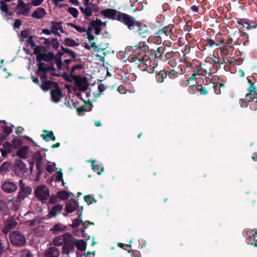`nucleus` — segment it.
Listing matches in <instances>:
<instances>
[{
	"mask_svg": "<svg viewBox=\"0 0 257 257\" xmlns=\"http://www.w3.org/2000/svg\"><path fill=\"white\" fill-rule=\"evenodd\" d=\"M87 34V38L89 42V44L85 43L84 44V47L89 50L91 49H93L94 51L97 53L100 52L101 50L98 46L96 45V43L94 42V37L93 35V28L92 26H89L86 29Z\"/></svg>",
	"mask_w": 257,
	"mask_h": 257,
	"instance_id": "f257e3e1",
	"label": "nucleus"
},
{
	"mask_svg": "<svg viewBox=\"0 0 257 257\" xmlns=\"http://www.w3.org/2000/svg\"><path fill=\"white\" fill-rule=\"evenodd\" d=\"M34 53L36 55L38 61H48L53 59L54 57L52 53H49L48 54L44 53L43 52V47L41 46H37L34 48Z\"/></svg>",
	"mask_w": 257,
	"mask_h": 257,
	"instance_id": "f03ea898",
	"label": "nucleus"
},
{
	"mask_svg": "<svg viewBox=\"0 0 257 257\" xmlns=\"http://www.w3.org/2000/svg\"><path fill=\"white\" fill-rule=\"evenodd\" d=\"M84 6L80 7V10L84 16L86 17H89L92 15L93 13H97L99 11V7L93 3H89L86 4L83 3Z\"/></svg>",
	"mask_w": 257,
	"mask_h": 257,
	"instance_id": "7ed1b4c3",
	"label": "nucleus"
},
{
	"mask_svg": "<svg viewBox=\"0 0 257 257\" xmlns=\"http://www.w3.org/2000/svg\"><path fill=\"white\" fill-rule=\"evenodd\" d=\"M31 193L32 189L31 187L20 188V190L16 200V204L14 205V208L15 210L18 209L19 206L20 205V202L24 200L26 198L28 197Z\"/></svg>",
	"mask_w": 257,
	"mask_h": 257,
	"instance_id": "20e7f679",
	"label": "nucleus"
},
{
	"mask_svg": "<svg viewBox=\"0 0 257 257\" xmlns=\"http://www.w3.org/2000/svg\"><path fill=\"white\" fill-rule=\"evenodd\" d=\"M36 197L40 201L44 202L49 197V191L45 185L38 186L34 192Z\"/></svg>",
	"mask_w": 257,
	"mask_h": 257,
	"instance_id": "39448f33",
	"label": "nucleus"
},
{
	"mask_svg": "<svg viewBox=\"0 0 257 257\" xmlns=\"http://www.w3.org/2000/svg\"><path fill=\"white\" fill-rule=\"evenodd\" d=\"M10 240L14 245L22 246L26 243L24 236L18 231H14L10 234Z\"/></svg>",
	"mask_w": 257,
	"mask_h": 257,
	"instance_id": "423d86ee",
	"label": "nucleus"
},
{
	"mask_svg": "<svg viewBox=\"0 0 257 257\" xmlns=\"http://www.w3.org/2000/svg\"><path fill=\"white\" fill-rule=\"evenodd\" d=\"M116 19L127 25L130 29H131L132 27L135 25V24L137 22L135 21L133 18L125 14L119 12L116 16Z\"/></svg>",
	"mask_w": 257,
	"mask_h": 257,
	"instance_id": "0eeeda50",
	"label": "nucleus"
},
{
	"mask_svg": "<svg viewBox=\"0 0 257 257\" xmlns=\"http://www.w3.org/2000/svg\"><path fill=\"white\" fill-rule=\"evenodd\" d=\"M75 83L76 89L79 91L86 90L88 86L87 78L79 76L72 77Z\"/></svg>",
	"mask_w": 257,
	"mask_h": 257,
	"instance_id": "6e6552de",
	"label": "nucleus"
},
{
	"mask_svg": "<svg viewBox=\"0 0 257 257\" xmlns=\"http://www.w3.org/2000/svg\"><path fill=\"white\" fill-rule=\"evenodd\" d=\"M72 236L68 233H65L62 235H59L55 237L53 240V243L57 246H60L71 239Z\"/></svg>",
	"mask_w": 257,
	"mask_h": 257,
	"instance_id": "1a4fd4ad",
	"label": "nucleus"
},
{
	"mask_svg": "<svg viewBox=\"0 0 257 257\" xmlns=\"http://www.w3.org/2000/svg\"><path fill=\"white\" fill-rule=\"evenodd\" d=\"M135 26L138 28L137 31L140 36L147 39L148 41L150 35L148 27L145 25H142L139 22H137Z\"/></svg>",
	"mask_w": 257,
	"mask_h": 257,
	"instance_id": "9d476101",
	"label": "nucleus"
},
{
	"mask_svg": "<svg viewBox=\"0 0 257 257\" xmlns=\"http://www.w3.org/2000/svg\"><path fill=\"white\" fill-rule=\"evenodd\" d=\"M74 241L73 237H71V239L69 241L66 242L65 244L63 245L62 247L63 253L69 256V253L74 251Z\"/></svg>",
	"mask_w": 257,
	"mask_h": 257,
	"instance_id": "9b49d317",
	"label": "nucleus"
},
{
	"mask_svg": "<svg viewBox=\"0 0 257 257\" xmlns=\"http://www.w3.org/2000/svg\"><path fill=\"white\" fill-rule=\"evenodd\" d=\"M2 188L4 191L7 193H12L17 190V187L13 182L7 181L3 184Z\"/></svg>",
	"mask_w": 257,
	"mask_h": 257,
	"instance_id": "f8f14e48",
	"label": "nucleus"
},
{
	"mask_svg": "<svg viewBox=\"0 0 257 257\" xmlns=\"http://www.w3.org/2000/svg\"><path fill=\"white\" fill-rule=\"evenodd\" d=\"M60 254L59 249L55 246H51L46 249L44 252L45 257H58Z\"/></svg>",
	"mask_w": 257,
	"mask_h": 257,
	"instance_id": "ddd939ff",
	"label": "nucleus"
},
{
	"mask_svg": "<svg viewBox=\"0 0 257 257\" xmlns=\"http://www.w3.org/2000/svg\"><path fill=\"white\" fill-rule=\"evenodd\" d=\"M58 87L55 88V89L51 90V99L54 102H58L62 97V91Z\"/></svg>",
	"mask_w": 257,
	"mask_h": 257,
	"instance_id": "4468645a",
	"label": "nucleus"
},
{
	"mask_svg": "<svg viewBox=\"0 0 257 257\" xmlns=\"http://www.w3.org/2000/svg\"><path fill=\"white\" fill-rule=\"evenodd\" d=\"M46 14V12L44 8L39 7L33 12L32 14V17L35 19H41L45 17Z\"/></svg>",
	"mask_w": 257,
	"mask_h": 257,
	"instance_id": "2eb2a0df",
	"label": "nucleus"
},
{
	"mask_svg": "<svg viewBox=\"0 0 257 257\" xmlns=\"http://www.w3.org/2000/svg\"><path fill=\"white\" fill-rule=\"evenodd\" d=\"M17 224V223L14 218H10L7 220L5 224L4 232L7 233L10 230L13 229Z\"/></svg>",
	"mask_w": 257,
	"mask_h": 257,
	"instance_id": "dca6fc26",
	"label": "nucleus"
},
{
	"mask_svg": "<svg viewBox=\"0 0 257 257\" xmlns=\"http://www.w3.org/2000/svg\"><path fill=\"white\" fill-rule=\"evenodd\" d=\"M26 169V165L22 161L18 160L16 162L15 171L17 174H20L24 173Z\"/></svg>",
	"mask_w": 257,
	"mask_h": 257,
	"instance_id": "f3484780",
	"label": "nucleus"
},
{
	"mask_svg": "<svg viewBox=\"0 0 257 257\" xmlns=\"http://www.w3.org/2000/svg\"><path fill=\"white\" fill-rule=\"evenodd\" d=\"M41 88L44 91H47L52 88H56L58 87V84L50 81H45L40 85Z\"/></svg>",
	"mask_w": 257,
	"mask_h": 257,
	"instance_id": "a211bd4d",
	"label": "nucleus"
},
{
	"mask_svg": "<svg viewBox=\"0 0 257 257\" xmlns=\"http://www.w3.org/2000/svg\"><path fill=\"white\" fill-rule=\"evenodd\" d=\"M62 24L60 22H52L51 30L52 33L56 35H59V31L62 32Z\"/></svg>",
	"mask_w": 257,
	"mask_h": 257,
	"instance_id": "6ab92c4d",
	"label": "nucleus"
},
{
	"mask_svg": "<svg viewBox=\"0 0 257 257\" xmlns=\"http://www.w3.org/2000/svg\"><path fill=\"white\" fill-rule=\"evenodd\" d=\"M62 205L59 204L55 205L49 212V217H52L55 216L62 211Z\"/></svg>",
	"mask_w": 257,
	"mask_h": 257,
	"instance_id": "aec40b11",
	"label": "nucleus"
},
{
	"mask_svg": "<svg viewBox=\"0 0 257 257\" xmlns=\"http://www.w3.org/2000/svg\"><path fill=\"white\" fill-rule=\"evenodd\" d=\"M102 14L105 17L110 18V19H115V17L117 16V12L116 11L112 9H107L103 11Z\"/></svg>",
	"mask_w": 257,
	"mask_h": 257,
	"instance_id": "412c9836",
	"label": "nucleus"
},
{
	"mask_svg": "<svg viewBox=\"0 0 257 257\" xmlns=\"http://www.w3.org/2000/svg\"><path fill=\"white\" fill-rule=\"evenodd\" d=\"M74 245L79 250L82 251L85 250L87 243L84 240L80 239L74 241Z\"/></svg>",
	"mask_w": 257,
	"mask_h": 257,
	"instance_id": "4be33fe9",
	"label": "nucleus"
},
{
	"mask_svg": "<svg viewBox=\"0 0 257 257\" xmlns=\"http://www.w3.org/2000/svg\"><path fill=\"white\" fill-rule=\"evenodd\" d=\"M28 147L24 146L17 151V155L21 158H26L28 155Z\"/></svg>",
	"mask_w": 257,
	"mask_h": 257,
	"instance_id": "5701e85b",
	"label": "nucleus"
},
{
	"mask_svg": "<svg viewBox=\"0 0 257 257\" xmlns=\"http://www.w3.org/2000/svg\"><path fill=\"white\" fill-rule=\"evenodd\" d=\"M77 205L78 203L76 201H72L68 203L65 206L66 211L68 213L73 212L75 210Z\"/></svg>",
	"mask_w": 257,
	"mask_h": 257,
	"instance_id": "b1692460",
	"label": "nucleus"
},
{
	"mask_svg": "<svg viewBox=\"0 0 257 257\" xmlns=\"http://www.w3.org/2000/svg\"><path fill=\"white\" fill-rule=\"evenodd\" d=\"M44 132L45 134L41 135L44 140L46 141H50L51 140L54 141L55 140V137L52 131H45Z\"/></svg>",
	"mask_w": 257,
	"mask_h": 257,
	"instance_id": "393cba45",
	"label": "nucleus"
},
{
	"mask_svg": "<svg viewBox=\"0 0 257 257\" xmlns=\"http://www.w3.org/2000/svg\"><path fill=\"white\" fill-rule=\"evenodd\" d=\"M38 72H47L49 70V68L46 66L43 61H38ZM44 62H45L44 61Z\"/></svg>",
	"mask_w": 257,
	"mask_h": 257,
	"instance_id": "a878e982",
	"label": "nucleus"
},
{
	"mask_svg": "<svg viewBox=\"0 0 257 257\" xmlns=\"http://www.w3.org/2000/svg\"><path fill=\"white\" fill-rule=\"evenodd\" d=\"M254 90H255L254 86H253L252 85L250 86L248 88L249 92L246 94L245 98L243 100L241 101V103H242V102L244 101L250 102L251 100H252L253 98L250 96V94H251V93L252 92L254 91Z\"/></svg>",
	"mask_w": 257,
	"mask_h": 257,
	"instance_id": "bb28decb",
	"label": "nucleus"
},
{
	"mask_svg": "<svg viewBox=\"0 0 257 257\" xmlns=\"http://www.w3.org/2000/svg\"><path fill=\"white\" fill-rule=\"evenodd\" d=\"M83 68V65L78 64L74 66H73L70 70V74L72 77L77 76L76 75L78 74L77 72L75 73V71H79Z\"/></svg>",
	"mask_w": 257,
	"mask_h": 257,
	"instance_id": "cd10ccee",
	"label": "nucleus"
},
{
	"mask_svg": "<svg viewBox=\"0 0 257 257\" xmlns=\"http://www.w3.org/2000/svg\"><path fill=\"white\" fill-rule=\"evenodd\" d=\"M65 43L67 46L70 47L78 46L79 45L78 42L71 38H66Z\"/></svg>",
	"mask_w": 257,
	"mask_h": 257,
	"instance_id": "c85d7f7f",
	"label": "nucleus"
},
{
	"mask_svg": "<svg viewBox=\"0 0 257 257\" xmlns=\"http://www.w3.org/2000/svg\"><path fill=\"white\" fill-rule=\"evenodd\" d=\"M3 150L7 151V153H11L14 149L13 145L10 142H6L3 144Z\"/></svg>",
	"mask_w": 257,
	"mask_h": 257,
	"instance_id": "c756f323",
	"label": "nucleus"
},
{
	"mask_svg": "<svg viewBox=\"0 0 257 257\" xmlns=\"http://www.w3.org/2000/svg\"><path fill=\"white\" fill-rule=\"evenodd\" d=\"M81 93H80L81 98L84 101H90L89 96H90V93L88 92H86L85 90L81 91Z\"/></svg>",
	"mask_w": 257,
	"mask_h": 257,
	"instance_id": "7c9ffc66",
	"label": "nucleus"
},
{
	"mask_svg": "<svg viewBox=\"0 0 257 257\" xmlns=\"http://www.w3.org/2000/svg\"><path fill=\"white\" fill-rule=\"evenodd\" d=\"M91 163H92V169L95 172H96L97 173L98 175L101 174V172H103L104 171L103 168V167L101 168L99 165H98V164H97V165L94 164V161H92Z\"/></svg>",
	"mask_w": 257,
	"mask_h": 257,
	"instance_id": "2f4dec72",
	"label": "nucleus"
},
{
	"mask_svg": "<svg viewBox=\"0 0 257 257\" xmlns=\"http://www.w3.org/2000/svg\"><path fill=\"white\" fill-rule=\"evenodd\" d=\"M78 216L79 218V219H76L74 220L73 221V223H72L71 226L73 228L77 227L80 225V223H83V222H82V220L81 219L82 217L81 212L79 214Z\"/></svg>",
	"mask_w": 257,
	"mask_h": 257,
	"instance_id": "473e14b6",
	"label": "nucleus"
},
{
	"mask_svg": "<svg viewBox=\"0 0 257 257\" xmlns=\"http://www.w3.org/2000/svg\"><path fill=\"white\" fill-rule=\"evenodd\" d=\"M102 25V23L100 20L97 19L95 21H93L90 23V26H92L93 29L96 30V29H99Z\"/></svg>",
	"mask_w": 257,
	"mask_h": 257,
	"instance_id": "72a5a7b5",
	"label": "nucleus"
},
{
	"mask_svg": "<svg viewBox=\"0 0 257 257\" xmlns=\"http://www.w3.org/2000/svg\"><path fill=\"white\" fill-rule=\"evenodd\" d=\"M256 231L254 230H248L246 232V235L248 237V238L247 239L248 240V243H250V242L252 240L253 238L255 235V234L256 233Z\"/></svg>",
	"mask_w": 257,
	"mask_h": 257,
	"instance_id": "f704fd0d",
	"label": "nucleus"
},
{
	"mask_svg": "<svg viewBox=\"0 0 257 257\" xmlns=\"http://www.w3.org/2000/svg\"><path fill=\"white\" fill-rule=\"evenodd\" d=\"M57 195L59 198L63 200L67 199L69 197V193L65 191H62L58 192Z\"/></svg>",
	"mask_w": 257,
	"mask_h": 257,
	"instance_id": "c9c22d12",
	"label": "nucleus"
},
{
	"mask_svg": "<svg viewBox=\"0 0 257 257\" xmlns=\"http://www.w3.org/2000/svg\"><path fill=\"white\" fill-rule=\"evenodd\" d=\"M10 163L6 162L3 163L0 167V172L2 173L7 172L10 167Z\"/></svg>",
	"mask_w": 257,
	"mask_h": 257,
	"instance_id": "e433bc0d",
	"label": "nucleus"
},
{
	"mask_svg": "<svg viewBox=\"0 0 257 257\" xmlns=\"http://www.w3.org/2000/svg\"><path fill=\"white\" fill-rule=\"evenodd\" d=\"M28 13L29 9L27 7L18 9V11L17 12V14L19 16L24 15L26 16L28 15Z\"/></svg>",
	"mask_w": 257,
	"mask_h": 257,
	"instance_id": "4c0bfd02",
	"label": "nucleus"
},
{
	"mask_svg": "<svg viewBox=\"0 0 257 257\" xmlns=\"http://www.w3.org/2000/svg\"><path fill=\"white\" fill-rule=\"evenodd\" d=\"M0 9H1V10L3 12H4L6 14H9L8 6L3 1H1V2Z\"/></svg>",
	"mask_w": 257,
	"mask_h": 257,
	"instance_id": "58836bf2",
	"label": "nucleus"
},
{
	"mask_svg": "<svg viewBox=\"0 0 257 257\" xmlns=\"http://www.w3.org/2000/svg\"><path fill=\"white\" fill-rule=\"evenodd\" d=\"M71 27L74 28L77 32L79 33H83L86 32V28L78 25H75L73 24H70Z\"/></svg>",
	"mask_w": 257,
	"mask_h": 257,
	"instance_id": "ea45409f",
	"label": "nucleus"
},
{
	"mask_svg": "<svg viewBox=\"0 0 257 257\" xmlns=\"http://www.w3.org/2000/svg\"><path fill=\"white\" fill-rule=\"evenodd\" d=\"M69 13L75 18H76L78 16V10L73 7L70 8L68 9Z\"/></svg>",
	"mask_w": 257,
	"mask_h": 257,
	"instance_id": "a19ab883",
	"label": "nucleus"
},
{
	"mask_svg": "<svg viewBox=\"0 0 257 257\" xmlns=\"http://www.w3.org/2000/svg\"><path fill=\"white\" fill-rule=\"evenodd\" d=\"M14 149H17L22 144V141L19 139H14L12 141V144Z\"/></svg>",
	"mask_w": 257,
	"mask_h": 257,
	"instance_id": "79ce46f5",
	"label": "nucleus"
},
{
	"mask_svg": "<svg viewBox=\"0 0 257 257\" xmlns=\"http://www.w3.org/2000/svg\"><path fill=\"white\" fill-rule=\"evenodd\" d=\"M65 229V227L61 224H57L54 225L53 227V230L54 231H64Z\"/></svg>",
	"mask_w": 257,
	"mask_h": 257,
	"instance_id": "37998d69",
	"label": "nucleus"
},
{
	"mask_svg": "<svg viewBox=\"0 0 257 257\" xmlns=\"http://www.w3.org/2000/svg\"><path fill=\"white\" fill-rule=\"evenodd\" d=\"M56 65L57 68L59 70H66V68L65 67V64L62 62V61L60 59H57L56 61Z\"/></svg>",
	"mask_w": 257,
	"mask_h": 257,
	"instance_id": "c03bdc74",
	"label": "nucleus"
},
{
	"mask_svg": "<svg viewBox=\"0 0 257 257\" xmlns=\"http://www.w3.org/2000/svg\"><path fill=\"white\" fill-rule=\"evenodd\" d=\"M237 23L239 25H242L245 29H249L250 27V25L248 22L245 21L244 20H239L237 21Z\"/></svg>",
	"mask_w": 257,
	"mask_h": 257,
	"instance_id": "a18cd8bd",
	"label": "nucleus"
},
{
	"mask_svg": "<svg viewBox=\"0 0 257 257\" xmlns=\"http://www.w3.org/2000/svg\"><path fill=\"white\" fill-rule=\"evenodd\" d=\"M21 257H33V255L28 250H23L21 252Z\"/></svg>",
	"mask_w": 257,
	"mask_h": 257,
	"instance_id": "49530a36",
	"label": "nucleus"
},
{
	"mask_svg": "<svg viewBox=\"0 0 257 257\" xmlns=\"http://www.w3.org/2000/svg\"><path fill=\"white\" fill-rule=\"evenodd\" d=\"M146 41L142 42V44L140 43L139 45L135 46V50L140 49L141 50H144L146 49L145 45Z\"/></svg>",
	"mask_w": 257,
	"mask_h": 257,
	"instance_id": "de8ad7c7",
	"label": "nucleus"
},
{
	"mask_svg": "<svg viewBox=\"0 0 257 257\" xmlns=\"http://www.w3.org/2000/svg\"><path fill=\"white\" fill-rule=\"evenodd\" d=\"M46 72H37V75L40 77L42 82L45 81L46 79L47 76L46 75Z\"/></svg>",
	"mask_w": 257,
	"mask_h": 257,
	"instance_id": "09e8293b",
	"label": "nucleus"
},
{
	"mask_svg": "<svg viewBox=\"0 0 257 257\" xmlns=\"http://www.w3.org/2000/svg\"><path fill=\"white\" fill-rule=\"evenodd\" d=\"M195 76H196V74H193L192 78H190L189 79L182 81V85H185V86H187V85H189L190 83H189L190 81H191V80L194 81L195 80Z\"/></svg>",
	"mask_w": 257,
	"mask_h": 257,
	"instance_id": "8fccbe9b",
	"label": "nucleus"
},
{
	"mask_svg": "<svg viewBox=\"0 0 257 257\" xmlns=\"http://www.w3.org/2000/svg\"><path fill=\"white\" fill-rule=\"evenodd\" d=\"M3 131L4 133L9 135L12 132L13 129L11 126L6 125L3 127Z\"/></svg>",
	"mask_w": 257,
	"mask_h": 257,
	"instance_id": "3c124183",
	"label": "nucleus"
},
{
	"mask_svg": "<svg viewBox=\"0 0 257 257\" xmlns=\"http://www.w3.org/2000/svg\"><path fill=\"white\" fill-rule=\"evenodd\" d=\"M55 166H56L55 163H53L52 164L48 165L46 166V170L49 173H52L54 171V168L55 167Z\"/></svg>",
	"mask_w": 257,
	"mask_h": 257,
	"instance_id": "603ef678",
	"label": "nucleus"
},
{
	"mask_svg": "<svg viewBox=\"0 0 257 257\" xmlns=\"http://www.w3.org/2000/svg\"><path fill=\"white\" fill-rule=\"evenodd\" d=\"M32 2V4L35 7H37L41 5L44 0H30Z\"/></svg>",
	"mask_w": 257,
	"mask_h": 257,
	"instance_id": "864d4df0",
	"label": "nucleus"
},
{
	"mask_svg": "<svg viewBox=\"0 0 257 257\" xmlns=\"http://www.w3.org/2000/svg\"><path fill=\"white\" fill-rule=\"evenodd\" d=\"M56 176V180L58 182L63 181V175L61 172H57Z\"/></svg>",
	"mask_w": 257,
	"mask_h": 257,
	"instance_id": "5fc2aeb1",
	"label": "nucleus"
},
{
	"mask_svg": "<svg viewBox=\"0 0 257 257\" xmlns=\"http://www.w3.org/2000/svg\"><path fill=\"white\" fill-rule=\"evenodd\" d=\"M27 7L26 5L24 3L23 0H19L17 5V9L24 8Z\"/></svg>",
	"mask_w": 257,
	"mask_h": 257,
	"instance_id": "6e6d98bb",
	"label": "nucleus"
},
{
	"mask_svg": "<svg viewBox=\"0 0 257 257\" xmlns=\"http://www.w3.org/2000/svg\"><path fill=\"white\" fill-rule=\"evenodd\" d=\"M38 223V222L36 219H33L32 220H29L27 222V224L28 225L30 226H35Z\"/></svg>",
	"mask_w": 257,
	"mask_h": 257,
	"instance_id": "4d7b16f0",
	"label": "nucleus"
},
{
	"mask_svg": "<svg viewBox=\"0 0 257 257\" xmlns=\"http://www.w3.org/2000/svg\"><path fill=\"white\" fill-rule=\"evenodd\" d=\"M91 199L92 197L90 195H88L84 196V200L88 205L92 203Z\"/></svg>",
	"mask_w": 257,
	"mask_h": 257,
	"instance_id": "13d9d810",
	"label": "nucleus"
},
{
	"mask_svg": "<svg viewBox=\"0 0 257 257\" xmlns=\"http://www.w3.org/2000/svg\"><path fill=\"white\" fill-rule=\"evenodd\" d=\"M22 24V22L20 20L17 19L14 24V27L15 28L19 29Z\"/></svg>",
	"mask_w": 257,
	"mask_h": 257,
	"instance_id": "bf43d9fd",
	"label": "nucleus"
},
{
	"mask_svg": "<svg viewBox=\"0 0 257 257\" xmlns=\"http://www.w3.org/2000/svg\"><path fill=\"white\" fill-rule=\"evenodd\" d=\"M71 62H72L71 59H66L64 61V64H65V67L66 68V71H67L69 69V66L68 64L70 63Z\"/></svg>",
	"mask_w": 257,
	"mask_h": 257,
	"instance_id": "052dcab7",
	"label": "nucleus"
},
{
	"mask_svg": "<svg viewBox=\"0 0 257 257\" xmlns=\"http://www.w3.org/2000/svg\"><path fill=\"white\" fill-rule=\"evenodd\" d=\"M250 244H254L255 246H257V232L255 234L252 240L250 242Z\"/></svg>",
	"mask_w": 257,
	"mask_h": 257,
	"instance_id": "680f3d73",
	"label": "nucleus"
},
{
	"mask_svg": "<svg viewBox=\"0 0 257 257\" xmlns=\"http://www.w3.org/2000/svg\"><path fill=\"white\" fill-rule=\"evenodd\" d=\"M157 80L158 82H162L163 81V75L158 74L157 75Z\"/></svg>",
	"mask_w": 257,
	"mask_h": 257,
	"instance_id": "e2e57ef3",
	"label": "nucleus"
},
{
	"mask_svg": "<svg viewBox=\"0 0 257 257\" xmlns=\"http://www.w3.org/2000/svg\"><path fill=\"white\" fill-rule=\"evenodd\" d=\"M207 45L209 46V47H212L213 46H214V45H216V46H218V45L217 44H216L214 41L212 40H209L208 42H207Z\"/></svg>",
	"mask_w": 257,
	"mask_h": 257,
	"instance_id": "0e129e2a",
	"label": "nucleus"
},
{
	"mask_svg": "<svg viewBox=\"0 0 257 257\" xmlns=\"http://www.w3.org/2000/svg\"><path fill=\"white\" fill-rule=\"evenodd\" d=\"M200 91L201 94L203 95L206 94L208 93L207 89L202 86H201Z\"/></svg>",
	"mask_w": 257,
	"mask_h": 257,
	"instance_id": "69168bd1",
	"label": "nucleus"
},
{
	"mask_svg": "<svg viewBox=\"0 0 257 257\" xmlns=\"http://www.w3.org/2000/svg\"><path fill=\"white\" fill-rule=\"evenodd\" d=\"M42 32H43V34H44L45 35H49L51 33H53L52 32V30H48V29H43L42 30Z\"/></svg>",
	"mask_w": 257,
	"mask_h": 257,
	"instance_id": "338daca9",
	"label": "nucleus"
},
{
	"mask_svg": "<svg viewBox=\"0 0 257 257\" xmlns=\"http://www.w3.org/2000/svg\"><path fill=\"white\" fill-rule=\"evenodd\" d=\"M85 257H94V253L90 251H87L84 254Z\"/></svg>",
	"mask_w": 257,
	"mask_h": 257,
	"instance_id": "774afa93",
	"label": "nucleus"
}]
</instances>
